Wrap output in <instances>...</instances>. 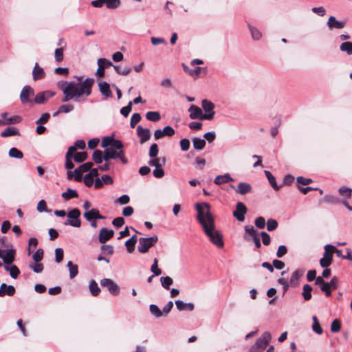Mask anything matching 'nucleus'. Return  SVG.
Returning a JSON list of instances; mask_svg holds the SVG:
<instances>
[{
  "label": "nucleus",
  "instance_id": "aec40b11",
  "mask_svg": "<svg viewBox=\"0 0 352 352\" xmlns=\"http://www.w3.org/2000/svg\"><path fill=\"white\" fill-rule=\"evenodd\" d=\"M103 63H106V66H113V64L110 60L102 58H99L98 60V68L97 69L96 74L100 78L103 77L104 75V65Z\"/></svg>",
  "mask_w": 352,
  "mask_h": 352
},
{
  "label": "nucleus",
  "instance_id": "2f4dec72",
  "mask_svg": "<svg viewBox=\"0 0 352 352\" xmlns=\"http://www.w3.org/2000/svg\"><path fill=\"white\" fill-rule=\"evenodd\" d=\"M137 243V236L136 235H133L129 239H128L125 242V245L127 251L129 253H132L135 250V245Z\"/></svg>",
  "mask_w": 352,
  "mask_h": 352
},
{
  "label": "nucleus",
  "instance_id": "0eeeda50",
  "mask_svg": "<svg viewBox=\"0 0 352 352\" xmlns=\"http://www.w3.org/2000/svg\"><path fill=\"white\" fill-rule=\"evenodd\" d=\"M158 240V237L155 235L148 238H140L138 250L141 253H146L149 248L154 246Z\"/></svg>",
  "mask_w": 352,
  "mask_h": 352
},
{
  "label": "nucleus",
  "instance_id": "3c124183",
  "mask_svg": "<svg viewBox=\"0 0 352 352\" xmlns=\"http://www.w3.org/2000/svg\"><path fill=\"white\" fill-rule=\"evenodd\" d=\"M29 267L35 273H41L43 270V265L38 263H32L29 265Z\"/></svg>",
  "mask_w": 352,
  "mask_h": 352
},
{
  "label": "nucleus",
  "instance_id": "20e7f679",
  "mask_svg": "<svg viewBox=\"0 0 352 352\" xmlns=\"http://www.w3.org/2000/svg\"><path fill=\"white\" fill-rule=\"evenodd\" d=\"M336 250V248L332 245H326L324 246V252L323 257L320 260V265L322 267H328L332 263L333 254Z\"/></svg>",
  "mask_w": 352,
  "mask_h": 352
},
{
  "label": "nucleus",
  "instance_id": "6e6d98bb",
  "mask_svg": "<svg viewBox=\"0 0 352 352\" xmlns=\"http://www.w3.org/2000/svg\"><path fill=\"white\" fill-rule=\"evenodd\" d=\"M278 227V222L273 219H269L267 221V230L269 232L274 231Z\"/></svg>",
  "mask_w": 352,
  "mask_h": 352
},
{
  "label": "nucleus",
  "instance_id": "49530a36",
  "mask_svg": "<svg viewBox=\"0 0 352 352\" xmlns=\"http://www.w3.org/2000/svg\"><path fill=\"white\" fill-rule=\"evenodd\" d=\"M146 118L152 122H157L160 119V114L157 111H148L146 113Z\"/></svg>",
  "mask_w": 352,
  "mask_h": 352
},
{
  "label": "nucleus",
  "instance_id": "338daca9",
  "mask_svg": "<svg viewBox=\"0 0 352 352\" xmlns=\"http://www.w3.org/2000/svg\"><path fill=\"white\" fill-rule=\"evenodd\" d=\"M132 109V102H129L128 104L120 109V113L124 117H127Z\"/></svg>",
  "mask_w": 352,
  "mask_h": 352
},
{
  "label": "nucleus",
  "instance_id": "c9c22d12",
  "mask_svg": "<svg viewBox=\"0 0 352 352\" xmlns=\"http://www.w3.org/2000/svg\"><path fill=\"white\" fill-rule=\"evenodd\" d=\"M88 157L87 153L85 151L76 152L73 153V159L77 163H81L85 161Z\"/></svg>",
  "mask_w": 352,
  "mask_h": 352
},
{
  "label": "nucleus",
  "instance_id": "2eb2a0df",
  "mask_svg": "<svg viewBox=\"0 0 352 352\" xmlns=\"http://www.w3.org/2000/svg\"><path fill=\"white\" fill-rule=\"evenodd\" d=\"M113 234L114 232L113 230H108L105 228H102L100 231L98 240L100 243H105L113 236Z\"/></svg>",
  "mask_w": 352,
  "mask_h": 352
},
{
  "label": "nucleus",
  "instance_id": "79ce46f5",
  "mask_svg": "<svg viewBox=\"0 0 352 352\" xmlns=\"http://www.w3.org/2000/svg\"><path fill=\"white\" fill-rule=\"evenodd\" d=\"M313 325H312V329L314 332H316L317 334H322L323 332L322 328L320 327V324L318 322V320L316 316H314L313 318Z\"/></svg>",
  "mask_w": 352,
  "mask_h": 352
},
{
  "label": "nucleus",
  "instance_id": "9d476101",
  "mask_svg": "<svg viewBox=\"0 0 352 352\" xmlns=\"http://www.w3.org/2000/svg\"><path fill=\"white\" fill-rule=\"evenodd\" d=\"M34 96V90L30 85H25L23 87L20 93V100L22 104H28L32 102L31 98Z\"/></svg>",
  "mask_w": 352,
  "mask_h": 352
},
{
  "label": "nucleus",
  "instance_id": "c756f323",
  "mask_svg": "<svg viewBox=\"0 0 352 352\" xmlns=\"http://www.w3.org/2000/svg\"><path fill=\"white\" fill-rule=\"evenodd\" d=\"M19 130L15 127H7L1 133V136L2 138H7L10 136L14 135H19Z\"/></svg>",
  "mask_w": 352,
  "mask_h": 352
},
{
  "label": "nucleus",
  "instance_id": "864d4df0",
  "mask_svg": "<svg viewBox=\"0 0 352 352\" xmlns=\"http://www.w3.org/2000/svg\"><path fill=\"white\" fill-rule=\"evenodd\" d=\"M106 7L109 9H116L121 5L120 0H105Z\"/></svg>",
  "mask_w": 352,
  "mask_h": 352
},
{
  "label": "nucleus",
  "instance_id": "69168bd1",
  "mask_svg": "<svg viewBox=\"0 0 352 352\" xmlns=\"http://www.w3.org/2000/svg\"><path fill=\"white\" fill-rule=\"evenodd\" d=\"M351 189L346 187H342L339 189V193L344 197L350 198L351 197Z\"/></svg>",
  "mask_w": 352,
  "mask_h": 352
},
{
  "label": "nucleus",
  "instance_id": "680f3d73",
  "mask_svg": "<svg viewBox=\"0 0 352 352\" xmlns=\"http://www.w3.org/2000/svg\"><path fill=\"white\" fill-rule=\"evenodd\" d=\"M64 252L63 250L58 248L55 250V261L56 263H60L63 259Z\"/></svg>",
  "mask_w": 352,
  "mask_h": 352
},
{
  "label": "nucleus",
  "instance_id": "e2e57ef3",
  "mask_svg": "<svg viewBox=\"0 0 352 352\" xmlns=\"http://www.w3.org/2000/svg\"><path fill=\"white\" fill-rule=\"evenodd\" d=\"M341 329V324L339 320H334L331 324V331L333 333L339 332Z\"/></svg>",
  "mask_w": 352,
  "mask_h": 352
},
{
  "label": "nucleus",
  "instance_id": "473e14b6",
  "mask_svg": "<svg viewBox=\"0 0 352 352\" xmlns=\"http://www.w3.org/2000/svg\"><path fill=\"white\" fill-rule=\"evenodd\" d=\"M311 291H312V287L311 285H309L308 284H305L303 286L302 295L305 301H308L311 299V298H312Z\"/></svg>",
  "mask_w": 352,
  "mask_h": 352
},
{
  "label": "nucleus",
  "instance_id": "4d7b16f0",
  "mask_svg": "<svg viewBox=\"0 0 352 352\" xmlns=\"http://www.w3.org/2000/svg\"><path fill=\"white\" fill-rule=\"evenodd\" d=\"M43 254H44V252H43V249H41V248L38 249L32 256V258H33V260L34 261V262L38 263L41 261H42V259L43 258Z\"/></svg>",
  "mask_w": 352,
  "mask_h": 352
},
{
  "label": "nucleus",
  "instance_id": "37998d69",
  "mask_svg": "<svg viewBox=\"0 0 352 352\" xmlns=\"http://www.w3.org/2000/svg\"><path fill=\"white\" fill-rule=\"evenodd\" d=\"M8 155L12 158L22 159L23 157V153L15 147H12L9 150Z\"/></svg>",
  "mask_w": 352,
  "mask_h": 352
},
{
  "label": "nucleus",
  "instance_id": "ea45409f",
  "mask_svg": "<svg viewBox=\"0 0 352 352\" xmlns=\"http://www.w3.org/2000/svg\"><path fill=\"white\" fill-rule=\"evenodd\" d=\"M4 268L5 270L10 272V275L12 278H16L20 274L19 269L15 265H12L11 267L6 265Z\"/></svg>",
  "mask_w": 352,
  "mask_h": 352
},
{
  "label": "nucleus",
  "instance_id": "39448f33",
  "mask_svg": "<svg viewBox=\"0 0 352 352\" xmlns=\"http://www.w3.org/2000/svg\"><path fill=\"white\" fill-rule=\"evenodd\" d=\"M83 217L85 219L90 222V225L92 228H96L98 226L97 219H104L106 217L102 215L99 210L96 208H91L89 211H86L83 213Z\"/></svg>",
  "mask_w": 352,
  "mask_h": 352
},
{
  "label": "nucleus",
  "instance_id": "f8f14e48",
  "mask_svg": "<svg viewBox=\"0 0 352 352\" xmlns=\"http://www.w3.org/2000/svg\"><path fill=\"white\" fill-rule=\"evenodd\" d=\"M100 285L107 287L109 292L113 295L116 296L120 293L119 286L111 279L103 278L100 280Z\"/></svg>",
  "mask_w": 352,
  "mask_h": 352
},
{
  "label": "nucleus",
  "instance_id": "dca6fc26",
  "mask_svg": "<svg viewBox=\"0 0 352 352\" xmlns=\"http://www.w3.org/2000/svg\"><path fill=\"white\" fill-rule=\"evenodd\" d=\"M137 135L140 138L141 144L148 141L151 138V133L148 129H144L141 125L137 127Z\"/></svg>",
  "mask_w": 352,
  "mask_h": 352
},
{
  "label": "nucleus",
  "instance_id": "9b49d317",
  "mask_svg": "<svg viewBox=\"0 0 352 352\" xmlns=\"http://www.w3.org/2000/svg\"><path fill=\"white\" fill-rule=\"evenodd\" d=\"M272 340V335L269 331L264 332L260 338L256 339L255 344L261 350L264 351Z\"/></svg>",
  "mask_w": 352,
  "mask_h": 352
},
{
  "label": "nucleus",
  "instance_id": "c85d7f7f",
  "mask_svg": "<svg viewBox=\"0 0 352 352\" xmlns=\"http://www.w3.org/2000/svg\"><path fill=\"white\" fill-rule=\"evenodd\" d=\"M265 175L274 190L277 191L283 186V185H277L276 178L273 176L270 171L265 170Z\"/></svg>",
  "mask_w": 352,
  "mask_h": 352
},
{
  "label": "nucleus",
  "instance_id": "de8ad7c7",
  "mask_svg": "<svg viewBox=\"0 0 352 352\" xmlns=\"http://www.w3.org/2000/svg\"><path fill=\"white\" fill-rule=\"evenodd\" d=\"M116 72L122 76L128 75L131 71L132 69L130 67H122L120 65H113Z\"/></svg>",
  "mask_w": 352,
  "mask_h": 352
},
{
  "label": "nucleus",
  "instance_id": "f704fd0d",
  "mask_svg": "<svg viewBox=\"0 0 352 352\" xmlns=\"http://www.w3.org/2000/svg\"><path fill=\"white\" fill-rule=\"evenodd\" d=\"M193 147L196 150H202L206 146V141L200 138L195 137L192 139Z\"/></svg>",
  "mask_w": 352,
  "mask_h": 352
},
{
  "label": "nucleus",
  "instance_id": "4468645a",
  "mask_svg": "<svg viewBox=\"0 0 352 352\" xmlns=\"http://www.w3.org/2000/svg\"><path fill=\"white\" fill-rule=\"evenodd\" d=\"M54 95V93L50 91L39 92L35 96L34 102L36 104H44L48 99L53 97Z\"/></svg>",
  "mask_w": 352,
  "mask_h": 352
},
{
  "label": "nucleus",
  "instance_id": "58836bf2",
  "mask_svg": "<svg viewBox=\"0 0 352 352\" xmlns=\"http://www.w3.org/2000/svg\"><path fill=\"white\" fill-rule=\"evenodd\" d=\"M85 142L82 140H78L77 141H76V142L74 143V144L73 146H71L69 147L68 148V151L71 152V153H74L78 148L79 149H84L85 148Z\"/></svg>",
  "mask_w": 352,
  "mask_h": 352
},
{
  "label": "nucleus",
  "instance_id": "bf43d9fd",
  "mask_svg": "<svg viewBox=\"0 0 352 352\" xmlns=\"http://www.w3.org/2000/svg\"><path fill=\"white\" fill-rule=\"evenodd\" d=\"M158 261L155 258L153 260V263L151 265V270L155 276H159L162 274V270L157 266Z\"/></svg>",
  "mask_w": 352,
  "mask_h": 352
},
{
  "label": "nucleus",
  "instance_id": "6ab92c4d",
  "mask_svg": "<svg viewBox=\"0 0 352 352\" xmlns=\"http://www.w3.org/2000/svg\"><path fill=\"white\" fill-rule=\"evenodd\" d=\"M16 292L15 287L12 285H8L6 283H2L0 286V296H12Z\"/></svg>",
  "mask_w": 352,
  "mask_h": 352
},
{
  "label": "nucleus",
  "instance_id": "cd10ccee",
  "mask_svg": "<svg viewBox=\"0 0 352 352\" xmlns=\"http://www.w3.org/2000/svg\"><path fill=\"white\" fill-rule=\"evenodd\" d=\"M251 189L252 187L250 184L245 182H240L237 186V188L235 189V191L239 194L244 195L250 192L251 191Z\"/></svg>",
  "mask_w": 352,
  "mask_h": 352
},
{
  "label": "nucleus",
  "instance_id": "7c9ffc66",
  "mask_svg": "<svg viewBox=\"0 0 352 352\" xmlns=\"http://www.w3.org/2000/svg\"><path fill=\"white\" fill-rule=\"evenodd\" d=\"M78 197V192L76 190H73L70 188H68L65 192L62 193V197L65 200H70L73 198H77Z\"/></svg>",
  "mask_w": 352,
  "mask_h": 352
},
{
  "label": "nucleus",
  "instance_id": "e433bc0d",
  "mask_svg": "<svg viewBox=\"0 0 352 352\" xmlns=\"http://www.w3.org/2000/svg\"><path fill=\"white\" fill-rule=\"evenodd\" d=\"M69 272V278L71 279L75 278L78 273V267L77 265L74 264L72 261H68L67 264Z\"/></svg>",
  "mask_w": 352,
  "mask_h": 352
},
{
  "label": "nucleus",
  "instance_id": "a211bd4d",
  "mask_svg": "<svg viewBox=\"0 0 352 352\" xmlns=\"http://www.w3.org/2000/svg\"><path fill=\"white\" fill-rule=\"evenodd\" d=\"M15 250L14 249H9L3 251L1 253V258L6 265L11 264L14 261Z\"/></svg>",
  "mask_w": 352,
  "mask_h": 352
},
{
  "label": "nucleus",
  "instance_id": "0e129e2a",
  "mask_svg": "<svg viewBox=\"0 0 352 352\" xmlns=\"http://www.w3.org/2000/svg\"><path fill=\"white\" fill-rule=\"evenodd\" d=\"M63 49L64 47H60L55 50L54 56L57 62H60L63 60Z\"/></svg>",
  "mask_w": 352,
  "mask_h": 352
},
{
  "label": "nucleus",
  "instance_id": "4c0bfd02",
  "mask_svg": "<svg viewBox=\"0 0 352 352\" xmlns=\"http://www.w3.org/2000/svg\"><path fill=\"white\" fill-rule=\"evenodd\" d=\"M182 66L184 70L192 77H197L201 74L202 69L200 67H197L195 69H191L184 64H182Z\"/></svg>",
  "mask_w": 352,
  "mask_h": 352
},
{
  "label": "nucleus",
  "instance_id": "6e6552de",
  "mask_svg": "<svg viewBox=\"0 0 352 352\" xmlns=\"http://www.w3.org/2000/svg\"><path fill=\"white\" fill-rule=\"evenodd\" d=\"M80 211L78 208H74L67 213L68 219L64 223V225H69L75 228H79L81 226L80 220Z\"/></svg>",
  "mask_w": 352,
  "mask_h": 352
},
{
  "label": "nucleus",
  "instance_id": "a19ab883",
  "mask_svg": "<svg viewBox=\"0 0 352 352\" xmlns=\"http://www.w3.org/2000/svg\"><path fill=\"white\" fill-rule=\"evenodd\" d=\"M73 159V153L68 151L67 152L65 155V168L68 170H71L74 167V164L72 162Z\"/></svg>",
  "mask_w": 352,
  "mask_h": 352
},
{
  "label": "nucleus",
  "instance_id": "b1692460",
  "mask_svg": "<svg viewBox=\"0 0 352 352\" xmlns=\"http://www.w3.org/2000/svg\"><path fill=\"white\" fill-rule=\"evenodd\" d=\"M304 272V270L297 269L292 273L289 280V284L292 287H295L297 285L298 280L303 275Z\"/></svg>",
  "mask_w": 352,
  "mask_h": 352
},
{
  "label": "nucleus",
  "instance_id": "5701e85b",
  "mask_svg": "<svg viewBox=\"0 0 352 352\" xmlns=\"http://www.w3.org/2000/svg\"><path fill=\"white\" fill-rule=\"evenodd\" d=\"M327 25L330 29H342L345 26V22L337 21L336 17L331 16L328 19Z\"/></svg>",
  "mask_w": 352,
  "mask_h": 352
},
{
  "label": "nucleus",
  "instance_id": "09e8293b",
  "mask_svg": "<svg viewBox=\"0 0 352 352\" xmlns=\"http://www.w3.org/2000/svg\"><path fill=\"white\" fill-rule=\"evenodd\" d=\"M249 30L251 32L252 37L254 40H258L261 38V32L256 28L252 26L250 24H248Z\"/></svg>",
  "mask_w": 352,
  "mask_h": 352
},
{
  "label": "nucleus",
  "instance_id": "13d9d810",
  "mask_svg": "<svg viewBox=\"0 0 352 352\" xmlns=\"http://www.w3.org/2000/svg\"><path fill=\"white\" fill-rule=\"evenodd\" d=\"M113 140V136H111V137L106 136V137L103 138L102 140V142H101L102 147L105 148L111 147Z\"/></svg>",
  "mask_w": 352,
  "mask_h": 352
},
{
  "label": "nucleus",
  "instance_id": "a878e982",
  "mask_svg": "<svg viewBox=\"0 0 352 352\" xmlns=\"http://www.w3.org/2000/svg\"><path fill=\"white\" fill-rule=\"evenodd\" d=\"M175 305H176L177 309L179 311L188 310V311H192L194 310V308H195V306L192 303H191V302L186 303V302H183L181 300H176Z\"/></svg>",
  "mask_w": 352,
  "mask_h": 352
},
{
  "label": "nucleus",
  "instance_id": "5fc2aeb1",
  "mask_svg": "<svg viewBox=\"0 0 352 352\" xmlns=\"http://www.w3.org/2000/svg\"><path fill=\"white\" fill-rule=\"evenodd\" d=\"M149 310L151 313L155 316L156 318H160L163 316L162 311L160 309V308L154 304H152L149 306Z\"/></svg>",
  "mask_w": 352,
  "mask_h": 352
},
{
  "label": "nucleus",
  "instance_id": "c03bdc74",
  "mask_svg": "<svg viewBox=\"0 0 352 352\" xmlns=\"http://www.w3.org/2000/svg\"><path fill=\"white\" fill-rule=\"evenodd\" d=\"M162 286L166 289H169L170 285L173 283V280L170 276H162L160 278Z\"/></svg>",
  "mask_w": 352,
  "mask_h": 352
},
{
  "label": "nucleus",
  "instance_id": "ddd939ff",
  "mask_svg": "<svg viewBox=\"0 0 352 352\" xmlns=\"http://www.w3.org/2000/svg\"><path fill=\"white\" fill-rule=\"evenodd\" d=\"M247 211L248 209L245 205L242 202H238L236 205V210L233 212V216L239 221L242 222L245 220V214Z\"/></svg>",
  "mask_w": 352,
  "mask_h": 352
},
{
  "label": "nucleus",
  "instance_id": "393cba45",
  "mask_svg": "<svg viewBox=\"0 0 352 352\" xmlns=\"http://www.w3.org/2000/svg\"><path fill=\"white\" fill-rule=\"evenodd\" d=\"M233 181L234 179L230 176V175L229 173H226L224 175H217L214 178V183L217 185H221Z\"/></svg>",
  "mask_w": 352,
  "mask_h": 352
},
{
  "label": "nucleus",
  "instance_id": "7ed1b4c3",
  "mask_svg": "<svg viewBox=\"0 0 352 352\" xmlns=\"http://www.w3.org/2000/svg\"><path fill=\"white\" fill-rule=\"evenodd\" d=\"M120 159L123 164H126L128 162V160L124 156V151H114L113 148L110 147L107 148L104 151L103 159L105 162L109 161V160L113 159Z\"/></svg>",
  "mask_w": 352,
  "mask_h": 352
},
{
  "label": "nucleus",
  "instance_id": "72a5a7b5",
  "mask_svg": "<svg viewBox=\"0 0 352 352\" xmlns=\"http://www.w3.org/2000/svg\"><path fill=\"white\" fill-rule=\"evenodd\" d=\"M89 289L93 296H97L100 292V289L98 287V283L94 280H91L89 282Z\"/></svg>",
  "mask_w": 352,
  "mask_h": 352
},
{
  "label": "nucleus",
  "instance_id": "f257e3e1",
  "mask_svg": "<svg viewBox=\"0 0 352 352\" xmlns=\"http://www.w3.org/2000/svg\"><path fill=\"white\" fill-rule=\"evenodd\" d=\"M76 81L59 82L58 87L64 94L62 102H66L74 99V101L80 102L91 95L94 79L87 78L83 81L82 76H76Z\"/></svg>",
  "mask_w": 352,
  "mask_h": 352
},
{
  "label": "nucleus",
  "instance_id": "f3484780",
  "mask_svg": "<svg viewBox=\"0 0 352 352\" xmlns=\"http://www.w3.org/2000/svg\"><path fill=\"white\" fill-rule=\"evenodd\" d=\"M201 107L204 111L206 112L205 114L212 115V118H210V120H212L214 118L215 114V112L214 111V104L211 101L207 99H204L201 101Z\"/></svg>",
  "mask_w": 352,
  "mask_h": 352
},
{
  "label": "nucleus",
  "instance_id": "1a4fd4ad",
  "mask_svg": "<svg viewBox=\"0 0 352 352\" xmlns=\"http://www.w3.org/2000/svg\"><path fill=\"white\" fill-rule=\"evenodd\" d=\"M188 111L190 112L189 117L192 120L200 119L210 120V118H212V115L204 114L201 109L199 107L194 104L189 107Z\"/></svg>",
  "mask_w": 352,
  "mask_h": 352
},
{
  "label": "nucleus",
  "instance_id": "bb28decb",
  "mask_svg": "<svg viewBox=\"0 0 352 352\" xmlns=\"http://www.w3.org/2000/svg\"><path fill=\"white\" fill-rule=\"evenodd\" d=\"M22 118L19 116H14L5 120H0V126L10 125L20 123Z\"/></svg>",
  "mask_w": 352,
  "mask_h": 352
},
{
  "label": "nucleus",
  "instance_id": "f03ea898",
  "mask_svg": "<svg viewBox=\"0 0 352 352\" xmlns=\"http://www.w3.org/2000/svg\"><path fill=\"white\" fill-rule=\"evenodd\" d=\"M195 209L197 211V219L203 227L205 234L209 237L210 241L217 248L223 246V236L217 230H215L214 219L210 212V206L206 202L196 204Z\"/></svg>",
  "mask_w": 352,
  "mask_h": 352
},
{
  "label": "nucleus",
  "instance_id": "a18cd8bd",
  "mask_svg": "<svg viewBox=\"0 0 352 352\" xmlns=\"http://www.w3.org/2000/svg\"><path fill=\"white\" fill-rule=\"evenodd\" d=\"M340 49L342 52H346L349 55L352 54V42L346 41L342 43L340 46Z\"/></svg>",
  "mask_w": 352,
  "mask_h": 352
},
{
  "label": "nucleus",
  "instance_id": "412c9836",
  "mask_svg": "<svg viewBox=\"0 0 352 352\" xmlns=\"http://www.w3.org/2000/svg\"><path fill=\"white\" fill-rule=\"evenodd\" d=\"M45 77V73L42 67H41L37 63H35L34 67L32 70V78L34 80L36 81L41 80Z\"/></svg>",
  "mask_w": 352,
  "mask_h": 352
},
{
  "label": "nucleus",
  "instance_id": "4be33fe9",
  "mask_svg": "<svg viewBox=\"0 0 352 352\" xmlns=\"http://www.w3.org/2000/svg\"><path fill=\"white\" fill-rule=\"evenodd\" d=\"M98 87L100 93L106 98L112 97V92L110 89V85L105 81H100Z\"/></svg>",
  "mask_w": 352,
  "mask_h": 352
},
{
  "label": "nucleus",
  "instance_id": "774afa93",
  "mask_svg": "<svg viewBox=\"0 0 352 352\" xmlns=\"http://www.w3.org/2000/svg\"><path fill=\"white\" fill-rule=\"evenodd\" d=\"M162 132L163 133L164 136H168V137H172L175 133L174 129L170 126H165L162 129Z\"/></svg>",
  "mask_w": 352,
  "mask_h": 352
},
{
  "label": "nucleus",
  "instance_id": "423d86ee",
  "mask_svg": "<svg viewBox=\"0 0 352 352\" xmlns=\"http://www.w3.org/2000/svg\"><path fill=\"white\" fill-rule=\"evenodd\" d=\"M245 233L243 234V238L246 241H250V238L252 239L254 245L256 248H260L261 247V243L260 241V239L258 236V232L252 226H245L244 227Z\"/></svg>",
  "mask_w": 352,
  "mask_h": 352
},
{
  "label": "nucleus",
  "instance_id": "603ef678",
  "mask_svg": "<svg viewBox=\"0 0 352 352\" xmlns=\"http://www.w3.org/2000/svg\"><path fill=\"white\" fill-rule=\"evenodd\" d=\"M92 158L96 164L102 163V160H104L102 152L100 150H95L93 153Z\"/></svg>",
  "mask_w": 352,
  "mask_h": 352
},
{
  "label": "nucleus",
  "instance_id": "8fccbe9b",
  "mask_svg": "<svg viewBox=\"0 0 352 352\" xmlns=\"http://www.w3.org/2000/svg\"><path fill=\"white\" fill-rule=\"evenodd\" d=\"M111 148H113L114 151H124V144L120 140H116L113 138L111 146L110 147Z\"/></svg>",
  "mask_w": 352,
  "mask_h": 352
},
{
  "label": "nucleus",
  "instance_id": "052dcab7",
  "mask_svg": "<svg viewBox=\"0 0 352 352\" xmlns=\"http://www.w3.org/2000/svg\"><path fill=\"white\" fill-rule=\"evenodd\" d=\"M141 120V116L138 113H135L132 115L131 118L130 126L134 128L135 125Z\"/></svg>",
  "mask_w": 352,
  "mask_h": 352
}]
</instances>
